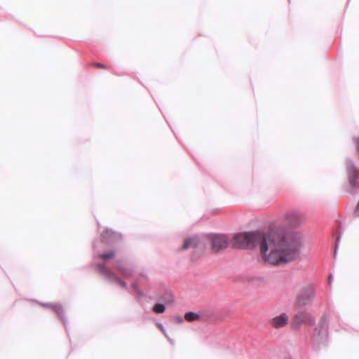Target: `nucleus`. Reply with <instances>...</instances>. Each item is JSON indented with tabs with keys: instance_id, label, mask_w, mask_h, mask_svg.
<instances>
[{
	"instance_id": "1",
	"label": "nucleus",
	"mask_w": 359,
	"mask_h": 359,
	"mask_svg": "<svg viewBox=\"0 0 359 359\" xmlns=\"http://www.w3.org/2000/svg\"><path fill=\"white\" fill-rule=\"evenodd\" d=\"M233 246L247 250L259 246L263 259L278 266L297 259L301 254L303 241L301 236L296 232L283 229L269 233L255 231L236 234Z\"/></svg>"
},
{
	"instance_id": "2",
	"label": "nucleus",
	"mask_w": 359,
	"mask_h": 359,
	"mask_svg": "<svg viewBox=\"0 0 359 359\" xmlns=\"http://www.w3.org/2000/svg\"><path fill=\"white\" fill-rule=\"evenodd\" d=\"M96 267L100 273L102 275L108 282L119 285L123 289H128L126 283L118 278L104 264L99 263L96 265Z\"/></svg>"
},
{
	"instance_id": "3",
	"label": "nucleus",
	"mask_w": 359,
	"mask_h": 359,
	"mask_svg": "<svg viewBox=\"0 0 359 359\" xmlns=\"http://www.w3.org/2000/svg\"><path fill=\"white\" fill-rule=\"evenodd\" d=\"M316 297V291L311 286L302 288L297 296L296 305L304 307L310 305Z\"/></svg>"
},
{
	"instance_id": "4",
	"label": "nucleus",
	"mask_w": 359,
	"mask_h": 359,
	"mask_svg": "<svg viewBox=\"0 0 359 359\" xmlns=\"http://www.w3.org/2000/svg\"><path fill=\"white\" fill-rule=\"evenodd\" d=\"M315 318L311 316L308 312L301 311L296 313L294 319L291 323V326L293 329H297L301 325L308 323L309 325L315 324Z\"/></svg>"
},
{
	"instance_id": "5",
	"label": "nucleus",
	"mask_w": 359,
	"mask_h": 359,
	"mask_svg": "<svg viewBox=\"0 0 359 359\" xmlns=\"http://www.w3.org/2000/svg\"><path fill=\"white\" fill-rule=\"evenodd\" d=\"M211 245L213 250L218 251L228 246L229 241L225 235L214 234L210 236Z\"/></svg>"
},
{
	"instance_id": "6",
	"label": "nucleus",
	"mask_w": 359,
	"mask_h": 359,
	"mask_svg": "<svg viewBox=\"0 0 359 359\" xmlns=\"http://www.w3.org/2000/svg\"><path fill=\"white\" fill-rule=\"evenodd\" d=\"M285 219L289 226L297 227L302 222L303 217L298 210H292L285 214Z\"/></svg>"
},
{
	"instance_id": "7",
	"label": "nucleus",
	"mask_w": 359,
	"mask_h": 359,
	"mask_svg": "<svg viewBox=\"0 0 359 359\" xmlns=\"http://www.w3.org/2000/svg\"><path fill=\"white\" fill-rule=\"evenodd\" d=\"M121 238V235L120 233L108 229L105 230L104 233L101 235V241L104 243H113L115 241H118Z\"/></svg>"
},
{
	"instance_id": "8",
	"label": "nucleus",
	"mask_w": 359,
	"mask_h": 359,
	"mask_svg": "<svg viewBox=\"0 0 359 359\" xmlns=\"http://www.w3.org/2000/svg\"><path fill=\"white\" fill-rule=\"evenodd\" d=\"M115 266L125 278L130 277L133 273V268L124 261H116Z\"/></svg>"
},
{
	"instance_id": "9",
	"label": "nucleus",
	"mask_w": 359,
	"mask_h": 359,
	"mask_svg": "<svg viewBox=\"0 0 359 359\" xmlns=\"http://www.w3.org/2000/svg\"><path fill=\"white\" fill-rule=\"evenodd\" d=\"M41 305L43 307L49 308L53 310L55 313L58 315L62 321L63 322L64 325L66 327L67 324V318L64 316V311L60 304H48V303H41Z\"/></svg>"
},
{
	"instance_id": "10",
	"label": "nucleus",
	"mask_w": 359,
	"mask_h": 359,
	"mask_svg": "<svg viewBox=\"0 0 359 359\" xmlns=\"http://www.w3.org/2000/svg\"><path fill=\"white\" fill-rule=\"evenodd\" d=\"M201 245L200 239L198 236H193L184 240L182 250H184L189 248H196Z\"/></svg>"
},
{
	"instance_id": "11",
	"label": "nucleus",
	"mask_w": 359,
	"mask_h": 359,
	"mask_svg": "<svg viewBox=\"0 0 359 359\" xmlns=\"http://www.w3.org/2000/svg\"><path fill=\"white\" fill-rule=\"evenodd\" d=\"M288 321V316L286 313H283L280 316L273 318L271 324L275 328H280L284 327Z\"/></svg>"
},
{
	"instance_id": "12",
	"label": "nucleus",
	"mask_w": 359,
	"mask_h": 359,
	"mask_svg": "<svg viewBox=\"0 0 359 359\" xmlns=\"http://www.w3.org/2000/svg\"><path fill=\"white\" fill-rule=\"evenodd\" d=\"M346 168H347L348 175L355 173L357 167L355 165V163H354V161L352 159L348 158L346 160Z\"/></svg>"
},
{
	"instance_id": "13",
	"label": "nucleus",
	"mask_w": 359,
	"mask_h": 359,
	"mask_svg": "<svg viewBox=\"0 0 359 359\" xmlns=\"http://www.w3.org/2000/svg\"><path fill=\"white\" fill-rule=\"evenodd\" d=\"M184 318L189 322H193L198 320L201 318V316L198 313L189 311L185 313Z\"/></svg>"
},
{
	"instance_id": "14",
	"label": "nucleus",
	"mask_w": 359,
	"mask_h": 359,
	"mask_svg": "<svg viewBox=\"0 0 359 359\" xmlns=\"http://www.w3.org/2000/svg\"><path fill=\"white\" fill-rule=\"evenodd\" d=\"M165 306L164 304L156 303L153 307V311L156 313H162L165 311Z\"/></svg>"
},
{
	"instance_id": "15",
	"label": "nucleus",
	"mask_w": 359,
	"mask_h": 359,
	"mask_svg": "<svg viewBox=\"0 0 359 359\" xmlns=\"http://www.w3.org/2000/svg\"><path fill=\"white\" fill-rule=\"evenodd\" d=\"M115 252L114 251H109L106 253L98 254L97 256L102 259H109L114 257Z\"/></svg>"
},
{
	"instance_id": "16",
	"label": "nucleus",
	"mask_w": 359,
	"mask_h": 359,
	"mask_svg": "<svg viewBox=\"0 0 359 359\" xmlns=\"http://www.w3.org/2000/svg\"><path fill=\"white\" fill-rule=\"evenodd\" d=\"M131 287L133 288V290L136 292V294L139 297L143 296V292L140 290V288L138 287L137 283L136 282H134L133 283H132Z\"/></svg>"
},
{
	"instance_id": "17",
	"label": "nucleus",
	"mask_w": 359,
	"mask_h": 359,
	"mask_svg": "<svg viewBox=\"0 0 359 359\" xmlns=\"http://www.w3.org/2000/svg\"><path fill=\"white\" fill-rule=\"evenodd\" d=\"M349 183L352 187H355L357 183V176L355 174L348 175Z\"/></svg>"
},
{
	"instance_id": "18",
	"label": "nucleus",
	"mask_w": 359,
	"mask_h": 359,
	"mask_svg": "<svg viewBox=\"0 0 359 359\" xmlns=\"http://www.w3.org/2000/svg\"><path fill=\"white\" fill-rule=\"evenodd\" d=\"M339 240H340V236H338L336 240L335 249H334V259L336 258V256H337V249H338L339 245Z\"/></svg>"
},
{
	"instance_id": "19",
	"label": "nucleus",
	"mask_w": 359,
	"mask_h": 359,
	"mask_svg": "<svg viewBox=\"0 0 359 359\" xmlns=\"http://www.w3.org/2000/svg\"><path fill=\"white\" fill-rule=\"evenodd\" d=\"M157 326L161 329V330L162 331V332L166 335V332H165V330L164 328V327L163 326V325L160 323H156Z\"/></svg>"
},
{
	"instance_id": "20",
	"label": "nucleus",
	"mask_w": 359,
	"mask_h": 359,
	"mask_svg": "<svg viewBox=\"0 0 359 359\" xmlns=\"http://www.w3.org/2000/svg\"><path fill=\"white\" fill-rule=\"evenodd\" d=\"M174 301L173 297L172 295H170L168 300H165V303L172 302Z\"/></svg>"
},
{
	"instance_id": "21",
	"label": "nucleus",
	"mask_w": 359,
	"mask_h": 359,
	"mask_svg": "<svg viewBox=\"0 0 359 359\" xmlns=\"http://www.w3.org/2000/svg\"><path fill=\"white\" fill-rule=\"evenodd\" d=\"M176 320L178 322V323H182L183 322V318L182 317H177L176 318Z\"/></svg>"
},
{
	"instance_id": "22",
	"label": "nucleus",
	"mask_w": 359,
	"mask_h": 359,
	"mask_svg": "<svg viewBox=\"0 0 359 359\" xmlns=\"http://www.w3.org/2000/svg\"><path fill=\"white\" fill-rule=\"evenodd\" d=\"M333 280V276L332 274H330L328 277V280H329V283L330 284L331 282Z\"/></svg>"
},
{
	"instance_id": "23",
	"label": "nucleus",
	"mask_w": 359,
	"mask_h": 359,
	"mask_svg": "<svg viewBox=\"0 0 359 359\" xmlns=\"http://www.w3.org/2000/svg\"><path fill=\"white\" fill-rule=\"evenodd\" d=\"M95 65L97 67H102V68H104V66L102 65V64H100V63H96L95 64Z\"/></svg>"
},
{
	"instance_id": "24",
	"label": "nucleus",
	"mask_w": 359,
	"mask_h": 359,
	"mask_svg": "<svg viewBox=\"0 0 359 359\" xmlns=\"http://www.w3.org/2000/svg\"><path fill=\"white\" fill-rule=\"evenodd\" d=\"M165 337L168 338V341H169L172 344H174V341H173V339H172L171 338H170L167 334L165 335Z\"/></svg>"
},
{
	"instance_id": "25",
	"label": "nucleus",
	"mask_w": 359,
	"mask_h": 359,
	"mask_svg": "<svg viewBox=\"0 0 359 359\" xmlns=\"http://www.w3.org/2000/svg\"><path fill=\"white\" fill-rule=\"evenodd\" d=\"M93 249L95 250V249L97 248V246L95 243L93 244Z\"/></svg>"
}]
</instances>
